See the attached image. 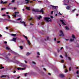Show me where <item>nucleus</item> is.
<instances>
[{
    "mask_svg": "<svg viewBox=\"0 0 79 79\" xmlns=\"http://www.w3.org/2000/svg\"><path fill=\"white\" fill-rule=\"evenodd\" d=\"M32 11H34V12H40V13H42V14H44V10L43 9H41L40 10L38 9H33Z\"/></svg>",
    "mask_w": 79,
    "mask_h": 79,
    "instance_id": "f257e3e1",
    "label": "nucleus"
},
{
    "mask_svg": "<svg viewBox=\"0 0 79 79\" xmlns=\"http://www.w3.org/2000/svg\"><path fill=\"white\" fill-rule=\"evenodd\" d=\"M6 50H9L10 52H11V53H13L15 55H18V53H17L11 50V49H10V48L9 46H7L6 47Z\"/></svg>",
    "mask_w": 79,
    "mask_h": 79,
    "instance_id": "f03ea898",
    "label": "nucleus"
},
{
    "mask_svg": "<svg viewBox=\"0 0 79 79\" xmlns=\"http://www.w3.org/2000/svg\"><path fill=\"white\" fill-rule=\"evenodd\" d=\"M44 19L47 22H52V19H50V18L49 17H45ZM49 19L50 20H49Z\"/></svg>",
    "mask_w": 79,
    "mask_h": 79,
    "instance_id": "7ed1b4c3",
    "label": "nucleus"
},
{
    "mask_svg": "<svg viewBox=\"0 0 79 79\" xmlns=\"http://www.w3.org/2000/svg\"><path fill=\"white\" fill-rule=\"evenodd\" d=\"M50 7L52 8L53 10H54V11H57V10H56V7H58V6L51 5L50 6Z\"/></svg>",
    "mask_w": 79,
    "mask_h": 79,
    "instance_id": "20e7f679",
    "label": "nucleus"
},
{
    "mask_svg": "<svg viewBox=\"0 0 79 79\" xmlns=\"http://www.w3.org/2000/svg\"><path fill=\"white\" fill-rule=\"evenodd\" d=\"M23 37H24L25 38H26V39L27 40V42L28 44L29 45H31V43L29 41V40H28V39H27V36H25V35H23Z\"/></svg>",
    "mask_w": 79,
    "mask_h": 79,
    "instance_id": "39448f33",
    "label": "nucleus"
},
{
    "mask_svg": "<svg viewBox=\"0 0 79 79\" xmlns=\"http://www.w3.org/2000/svg\"><path fill=\"white\" fill-rule=\"evenodd\" d=\"M60 35H59V36L60 37H61V36H64V34H63V31H62L60 30Z\"/></svg>",
    "mask_w": 79,
    "mask_h": 79,
    "instance_id": "423d86ee",
    "label": "nucleus"
},
{
    "mask_svg": "<svg viewBox=\"0 0 79 79\" xmlns=\"http://www.w3.org/2000/svg\"><path fill=\"white\" fill-rule=\"evenodd\" d=\"M72 37L73 39H71L70 40V41L71 42H72V41H74V39H76L75 36L74 35H72Z\"/></svg>",
    "mask_w": 79,
    "mask_h": 79,
    "instance_id": "0eeeda50",
    "label": "nucleus"
},
{
    "mask_svg": "<svg viewBox=\"0 0 79 79\" xmlns=\"http://www.w3.org/2000/svg\"><path fill=\"white\" fill-rule=\"evenodd\" d=\"M21 66L22 67H23L24 68H26L27 67V65L26 64H21Z\"/></svg>",
    "mask_w": 79,
    "mask_h": 79,
    "instance_id": "6e6552de",
    "label": "nucleus"
},
{
    "mask_svg": "<svg viewBox=\"0 0 79 79\" xmlns=\"http://www.w3.org/2000/svg\"><path fill=\"white\" fill-rule=\"evenodd\" d=\"M63 68H65V73H67V72H68V70L66 69V66L64 65Z\"/></svg>",
    "mask_w": 79,
    "mask_h": 79,
    "instance_id": "1a4fd4ad",
    "label": "nucleus"
},
{
    "mask_svg": "<svg viewBox=\"0 0 79 79\" xmlns=\"http://www.w3.org/2000/svg\"><path fill=\"white\" fill-rule=\"evenodd\" d=\"M22 20H21L20 21V23H22V24H23V25H24V26H26V23H25V22L24 21L22 22Z\"/></svg>",
    "mask_w": 79,
    "mask_h": 79,
    "instance_id": "9d476101",
    "label": "nucleus"
},
{
    "mask_svg": "<svg viewBox=\"0 0 79 79\" xmlns=\"http://www.w3.org/2000/svg\"><path fill=\"white\" fill-rule=\"evenodd\" d=\"M10 40H11L12 41H13L14 42H16V38H13V39Z\"/></svg>",
    "mask_w": 79,
    "mask_h": 79,
    "instance_id": "9b49d317",
    "label": "nucleus"
},
{
    "mask_svg": "<svg viewBox=\"0 0 79 79\" xmlns=\"http://www.w3.org/2000/svg\"><path fill=\"white\" fill-rule=\"evenodd\" d=\"M66 10H69L70 9H71V6H68L66 7Z\"/></svg>",
    "mask_w": 79,
    "mask_h": 79,
    "instance_id": "f8f14e48",
    "label": "nucleus"
},
{
    "mask_svg": "<svg viewBox=\"0 0 79 79\" xmlns=\"http://www.w3.org/2000/svg\"><path fill=\"white\" fill-rule=\"evenodd\" d=\"M60 21L62 23V24L63 25H66V24H65V23L63 22V20H60Z\"/></svg>",
    "mask_w": 79,
    "mask_h": 79,
    "instance_id": "ddd939ff",
    "label": "nucleus"
},
{
    "mask_svg": "<svg viewBox=\"0 0 79 79\" xmlns=\"http://www.w3.org/2000/svg\"><path fill=\"white\" fill-rule=\"evenodd\" d=\"M7 3V2H3V1H1L0 2L1 4H2V3H3V4H5V3Z\"/></svg>",
    "mask_w": 79,
    "mask_h": 79,
    "instance_id": "4468645a",
    "label": "nucleus"
},
{
    "mask_svg": "<svg viewBox=\"0 0 79 79\" xmlns=\"http://www.w3.org/2000/svg\"><path fill=\"white\" fill-rule=\"evenodd\" d=\"M59 76L61 77H64V75L63 74H60L59 75Z\"/></svg>",
    "mask_w": 79,
    "mask_h": 79,
    "instance_id": "2eb2a0df",
    "label": "nucleus"
},
{
    "mask_svg": "<svg viewBox=\"0 0 79 79\" xmlns=\"http://www.w3.org/2000/svg\"><path fill=\"white\" fill-rule=\"evenodd\" d=\"M26 8L27 10H30V7H26Z\"/></svg>",
    "mask_w": 79,
    "mask_h": 79,
    "instance_id": "dca6fc26",
    "label": "nucleus"
},
{
    "mask_svg": "<svg viewBox=\"0 0 79 79\" xmlns=\"http://www.w3.org/2000/svg\"><path fill=\"white\" fill-rule=\"evenodd\" d=\"M42 18V17L40 15H39V17H37V18L38 19H40V18Z\"/></svg>",
    "mask_w": 79,
    "mask_h": 79,
    "instance_id": "f3484780",
    "label": "nucleus"
},
{
    "mask_svg": "<svg viewBox=\"0 0 79 79\" xmlns=\"http://www.w3.org/2000/svg\"><path fill=\"white\" fill-rule=\"evenodd\" d=\"M37 55L38 56H37V58H39V56L40 55V53H39V52H37Z\"/></svg>",
    "mask_w": 79,
    "mask_h": 79,
    "instance_id": "a211bd4d",
    "label": "nucleus"
},
{
    "mask_svg": "<svg viewBox=\"0 0 79 79\" xmlns=\"http://www.w3.org/2000/svg\"><path fill=\"white\" fill-rule=\"evenodd\" d=\"M13 60L14 61L13 62L14 63H18V61H16V60Z\"/></svg>",
    "mask_w": 79,
    "mask_h": 79,
    "instance_id": "6ab92c4d",
    "label": "nucleus"
},
{
    "mask_svg": "<svg viewBox=\"0 0 79 79\" xmlns=\"http://www.w3.org/2000/svg\"><path fill=\"white\" fill-rule=\"evenodd\" d=\"M2 64L0 65V69H3L4 68V67H1V66H2Z\"/></svg>",
    "mask_w": 79,
    "mask_h": 79,
    "instance_id": "aec40b11",
    "label": "nucleus"
},
{
    "mask_svg": "<svg viewBox=\"0 0 79 79\" xmlns=\"http://www.w3.org/2000/svg\"><path fill=\"white\" fill-rule=\"evenodd\" d=\"M30 0H25V2H25V3L26 4H27L28 3H29V2H28V1H29Z\"/></svg>",
    "mask_w": 79,
    "mask_h": 79,
    "instance_id": "412c9836",
    "label": "nucleus"
},
{
    "mask_svg": "<svg viewBox=\"0 0 79 79\" xmlns=\"http://www.w3.org/2000/svg\"><path fill=\"white\" fill-rule=\"evenodd\" d=\"M30 53H29V52H27L26 54V55L27 56H29V55H30Z\"/></svg>",
    "mask_w": 79,
    "mask_h": 79,
    "instance_id": "4be33fe9",
    "label": "nucleus"
},
{
    "mask_svg": "<svg viewBox=\"0 0 79 79\" xmlns=\"http://www.w3.org/2000/svg\"><path fill=\"white\" fill-rule=\"evenodd\" d=\"M11 35L12 36H16V34H11Z\"/></svg>",
    "mask_w": 79,
    "mask_h": 79,
    "instance_id": "5701e85b",
    "label": "nucleus"
},
{
    "mask_svg": "<svg viewBox=\"0 0 79 79\" xmlns=\"http://www.w3.org/2000/svg\"><path fill=\"white\" fill-rule=\"evenodd\" d=\"M20 48L21 50H23V46H20Z\"/></svg>",
    "mask_w": 79,
    "mask_h": 79,
    "instance_id": "b1692460",
    "label": "nucleus"
},
{
    "mask_svg": "<svg viewBox=\"0 0 79 79\" xmlns=\"http://www.w3.org/2000/svg\"><path fill=\"white\" fill-rule=\"evenodd\" d=\"M25 69H26V67L21 68V70H25Z\"/></svg>",
    "mask_w": 79,
    "mask_h": 79,
    "instance_id": "393cba45",
    "label": "nucleus"
},
{
    "mask_svg": "<svg viewBox=\"0 0 79 79\" xmlns=\"http://www.w3.org/2000/svg\"><path fill=\"white\" fill-rule=\"evenodd\" d=\"M18 70H21V68H17Z\"/></svg>",
    "mask_w": 79,
    "mask_h": 79,
    "instance_id": "a878e982",
    "label": "nucleus"
},
{
    "mask_svg": "<svg viewBox=\"0 0 79 79\" xmlns=\"http://www.w3.org/2000/svg\"><path fill=\"white\" fill-rule=\"evenodd\" d=\"M65 29L67 30H68V29H69V28L67 27H65Z\"/></svg>",
    "mask_w": 79,
    "mask_h": 79,
    "instance_id": "bb28decb",
    "label": "nucleus"
},
{
    "mask_svg": "<svg viewBox=\"0 0 79 79\" xmlns=\"http://www.w3.org/2000/svg\"><path fill=\"white\" fill-rule=\"evenodd\" d=\"M6 16H8V18H9V19H10V16L9 15H6Z\"/></svg>",
    "mask_w": 79,
    "mask_h": 79,
    "instance_id": "cd10ccee",
    "label": "nucleus"
},
{
    "mask_svg": "<svg viewBox=\"0 0 79 79\" xmlns=\"http://www.w3.org/2000/svg\"><path fill=\"white\" fill-rule=\"evenodd\" d=\"M14 69V70H17V68L15 67Z\"/></svg>",
    "mask_w": 79,
    "mask_h": 79,
    "instance_id": "c85d7f7f",
    "label": "nucleus"
},
{
    "mask_svg": "<svg viewBox=\"0 0 79 79\" xmlns=\"http://www.w3.org/2000/svg\"><path fill=\"white\" fill-rule=\"evenodd\" d=\"M64 60H61V63H64Z\"/></svg>",
    "mask_w": 79,
    "mask_h": 79,
    "instance_id": "c756f323",
    "label": "nucleus"
},
{
    "mask_svg": "<svg viewBox=\"0 0 79 79\" xmlns=\"http://www.w3.org/2000/svg\"><path fill=\"white\" fill-rule=\"evenodd\" d=\"M55 56H57V53H55Z\"/></svg>",
    "mask_w": 79,
    "mask_h": 79,
    "instance_id": "7c9ffc66",
    "label": "nucleus"
},
{
    "mask_svg": "<svg viewBox=\"0 0 79 79\" xmlns=\"http://www.w3.org/2000/svg\"><path fill=\"white\" fill-rule=\"evenodd\" d=\"M21 19L20 18H19V19H17V21H19V20H21Z\"/></svg>",
    "mask_w": 79,
    "mask_h": 79,
    "instance_id": "2f4dec72",
    "label": "nucleus"
},
{
    "mask_svg": "<svg viewBox=\"0 0 79 79\" xmlns=\"http://www.w3.org/2000/svg\"><path fill=\"white\" fill-rule=\"evenodd\" d=\"M76 10V9H75L72 10L73 12H74Z\"/></svg>",
    "mask_w": 79,
    "mask_h": 79,
    "instance_id": "473e14b6",
    "label": "nucleus"
},
{
    "mask_svg": "<svg viewBox=\"0 0 79 79\" xmlns=\"http://www.w3.org/2000/svg\"><path fill=\"white\" fill-rule=\"evenodd\" d=\"M49 39V37H48V36L47 37H46V39H47V40H48Z\"/></svg>",
    "mask_w": 79,
    "mask_h": 79,
    "instance_id": "72a5a7b5",
    "label": "nucleus"
},
{
    "mask_svg": "<svg viewBox=\"0 0 79 79\" xmlns=\"http://www.w3.org/2000/svg\"><path fill=\"white\" fill-rule=\"evenodd\" d=\"M5 8H2L1 9L2 11H3L4 10H5Z\"/></svg>",
    "mask_w": 79,
    "mask_h": 79,
    "instance_id": "f704fd0d",
    "label": "nucleus"
},
{
    "mask_svg": "<svg viewBox=\"0 0 79 79\" xmlns=\"http://www.w3.org/2000/svg\"><path fill=\"white\" fill-rule=\"evenodd\" d=\"M2 16H6V15L5 14H3L2 15Z\"/></svg>",
    "mask_w": 79,
    "mask_h": 79,
    "instance_id": "c9c22d12",
    "label": "nucleus"
},
{
    "mask_svg": "<svg viewBox=\"0 0 79 79\" xmlns=\"http://www.w3.org/2000/svg\"><path fill=\"white\" fill-rule=\"evenodd\" d=\"M68 59L69 60H71V57H68Z\"/></svg>",
    "mask_w": 79,
    "mask_h": 79,
    "instance_id": "e433bc0d",
    "label": "nucleus"
},
{
    "mask_svg": "<svg viewBox=\"0 0 79 79\" xmlns=\"http://www.w3.org/2000/svg\"><path fill=\"white\" fill-rule=\"evenodd\" d=\"M32 63H33V64H35V62L34 61H32Z\"/></svg>",
    "mask_w": 79,
    "mask_h": 79,
    "instance_id": "4c0bfd02",
    "label": "nucleus"
},
{
    "mask_svg": "<svg viewBox=\"0 0 79 79\" xmlns=\"http://www.w3.org/2000/svg\"><path fill=\"white\" fill-rule=\"evenodd\" d=\"M12 22V23H16V22L13 20H12V22Z\"/></svg>",
    "mask_w": 79,
    "mask_h": 79,
    "instance_id": "58836bf2",
    "label": "nucleus"
},
{
    "mask_svg": "<svg viewBox=\"0 0 79 79\" xmlns=\"http://www.w3.org/2000/svg\"><path fill=\"white\" fill-rule=\"evenodd\" d=\"M15 14H16L17 13H19V12H15Z\"/></svg>",
    "mask_w": 79,
    "mask_h": 79,
    "instance_id": "ea45409f",
    "label": "nucleus"
},
{
    "mask_svg": "<svg viewBox=\"0 0 79 79\" xmlns=\"http://www.w3.org/2000/svg\"><path fill=\"white\" fill-rule=\"evenodd\" d=\"M5 77V76L4 75H3V76H1V77Z\"/></svg>",
    "mask_w": 79,
    "mask_h": 79,
    "instance_id": "a19ab883",
    "label": "nucleus"
},
{
    "mask_svg": "<svg viewBox=\"0 0 79 79\" xmlns=\"http://www.w3.org/2000/svg\"><path fill=\"white\" fill-rule=\"evenodd\" d=\"M53 11H52L51 12V14L52 15V14H53Z\"/></svg>",
    "mask_w": 79,
    "mask_h": 79,
    "instance_id": "79ce46f5",
    "label": "nucleus"
},
{
    "mask_svg": "<svg viewBox=\"0 0 79 79\" xmlns=\"http://www.w3.org/2000/svg\"><path fill=\"white\" fill-rule=\"evenodd\" d=\"M76 73H77V74H79V71H78H78L76 72Z\"/></svg>",
    "mask_w": 79,
    "mask_h": 79,
    "instance_id": "37998d69",
    "label": "nucleus"
},
{
    "mask_svg": "<svg viewBox=\"0 0 79 79\" xmlns=\"http://www.w3.org/2000/svg\"><path fill=\"white\" fill-rule=\"evenodd\" d=\"M13 16H14L16 18V15H13Z\"/></svg>",
    "mask_w": 79,
    "mask_h": 79,
    "instance_id": "c03bdc74",
    "label": "nucleus"
},
{
    "mask_svg": "<svg viewBox=\"0 0 79 79\" xmlns=\"http://www.w3.org/2000/svg\"><path fill=\"white\" fill-rule=\"evenodd\" d=\"M9 9H11V10H13V8L12 7L9 8Z\"/></svg>",
    "mask_w": 79,
    "mask_h": 79,
    "instance_id": "a18cd8bd",
    "label": "nucleus"
},
{
    "mask_svg": "<svg viewBox=\"0 0 79 79\" xmlns=\"http://www.w3.org/2000/svg\"><path fill=\"white\" fill-rule=\"evenodd\" d=\"M44 69V71H47V70H46V69L45 68H44V69Z\"/></svg>",
    "mask_w": 79,
    "mask_h": 79,
    "instance_id": "49530a36",
    "label": "nucleus"
},
{
    "mask_svg": "<svg viewBox=\"0 0 79 79\" xmlns=\"http://www.w3.org/2000/svg\"><path fill=\"white\" fill-rule=\"evenodd\" d=\"M60 58H63V56H61V55L60 56Z\"/></svg>",
    "mask_w": 79,
    "mask_h": 79,
    "instance_id": "de8ad7c7",
    "label": "nucleus"
},
{
    "mask_svg": "<svg viewBox=\"0 0 79 79\" xmlns=\"http://www.w3.org/2000/svg\"><path fill=\"white\" fill-rule=\"evenodd\" d=\"M4 44H7V42L6 41H4Z\"/></svg>",
    "mask_w": 79,
    "mask_h": 79,
    "instance_id": "09e8293b",
    "label": "nucleus"
},
{
    "mask_svg": "<svg viewBox=\"0 0 79 79\" xmlns=\"http://www.w3.org/2000/svg\"><path fill=\"white\" fill-rule=\"evenodd\" d=\"M8 21H10L11 22L12 21V20H8Z\"/></svg>",
    "mask_w": 79,
    "mask_h": 79,
    "instance_id": "8fccbe9b",
    "label": "nucleus"
},
{
    "mask_svg": "<svg viewBox=\"0 0 79 79\" xmlns=\"http://www.w3.org/2000/svg\"><path fill=\"white\" fill-rule=\"evenodd\" d=\"M13 9L14 10H15L16 9V8H13Z\"/></svg>",
    "mask_w": 79,
    "mask_h": 79,
    "instance_id": "3c124183",
    "label": "nucleus"
},
{
    "mask_svg": "<svg viewBox=\"0 0 79 79\" xmlns=\"http://www.w3.org/2000/svg\"><path fill=\"white\" fill-rule=\"evenodd\" d=\"M31 19H32V18L31 17L30 19V20H31Z\"/></svg>",
    "mask_w": 79,
    "mask_h": 79,
    "instance_id": "603ef678",
    "label": "nucleus"
},
{
    "mask_svg": "<svg viewBox=\"0 0 79 79\" xmlns=\"http://www.w3.org/2000/svg\"><path fill=\"white\" fill-rule=\"evenodd\" d=\"M66 48H67V49H68V47L67 46H66L65 47Z\"/></svg>",
    "mask_w": 79,
    "mask_h": 79,
    "instance_id": "864d4df0",
    "label": "nucleus"
},
{
    "mask_svg": "<svg viewBox=\"0 0 79 79\" xmlns=\"http://www.w3.org/2000/svg\"><path fill=\"white\" fill-rule=\"evenodd\" d=\"M69 71H71V67L69 68Z\"/></svg>",
    "mask_w": 79,
    "mask_h": 79,
    "instance_id": "5fc2aeb1",
    "label": "nucleus"
},
{
    "mask_svg": "<svg viewBox=\"0 0 79 79\" xmlns=\"http://www.w3.org/2000/svg\"><path fill=\"white\" fill-rule=\"evenodd\" d=\"M54 40L55 41H56V38H55Z\"/></svg>",
    "mask_w": 79,
    "mask_h": 79,
    "instance_id": "6e6d98bb",
    "label": "nucleus"
},
{
    "mask_svg": "<svg viewBox=\"0 0 79 79\" xmlns=\"http://www.w3.org/2000/svg\"><path fill=\"white\" fill-rule=\"evenodd\" d=\"M27 73L25 74V76H26V77L27 76Z\"/></svg>",
    "mask_w": 79,
    "mask_h": 79,
    "instance_id": "4d7b16f0",
    "label": "nucleus"
},
{
    "mask_svg": "<svg viewBox=\"0 0 79 79\" xmlns=\"http://www.w3.org/2000/svg\"><path fill=\"white\" fill-rule=\"evenodd\" d=\"M60 41H57V43L58 44H59V43H60Z\"/></svg>",
    "mask_w": 79,
    "mask_h": 79,
    "instance_id": "13d9d810",
    "label": "nucleus"
},
{
    "mask_svg": "<svg viewBox=\"0 0 79 79\" xmlns=\"http://www.w3.org/2000/svg\"><path fill=\"white\" fill-rule=\"evenodd\" d=\"M15 2V0H12V2Z\"/></svg>",
    "mask_w": 79,
    "mask_h": 79,
    "instance_id": "bf43d9fd",
    "label": "nucleus"
},
{
    "mask_svg": "<svg viewBox=\"0 0 79 79\" xmlns=\"http://www.w3.org/2000/svg\"><path fill=\"white\" fill-rule=\"evenodd\" d=\"M59 13L60 15H62V14L60 13V12H59Z\"/></svg>",
    "mask_w": 79,
    "mask_h": 79,
    "instance_id": "052dcab7",
    "label": "nucleus"
},
{
    "mask_svg": "<svg viewBox=\"0 0 79 79\" xmlns=\"http://www.w3.org/2000/svg\"><path fill=\"white\" fill-rule=\"evenodd\" d=\"M19 78H20V76H19L17 77V79H19Z\"/></svg>",
    "mask_w": 79,
    "mask_h": 79,
    "instance_id": "680f3d73",
    "label": "nucleus"
},
{
    "mask_svg": "<svg viewBox=\"0 0 79 79\" xmlns=\"http://www.w3.org/2000/svg\"><path fill=\"white\" fill-rule=\"evenodd\" d=\"M24 61L25 62V63H27V61H26V60H24Z\"/></svg>",
    "mask_w": 79,
    "mask_h": 79,
    "instance_id": "e2e57ef3",
    "label": "nucleus"
},
{
    "mask_svg": "<svg viewBox=\"0 0 79 79\" xmlns=\"http://www.w3.org/2000/svg\"><path fill=\"white\" fill-rule=\"evenodd\" d=\"M16 71H14V72H13V73H16Z\"/></svg>",
    "mask_w": 79,
    "mask_h": 79,
    "instance_id": "0e129e2a",
    "label": "nucleus"
},
{
    "mask_svg": "<svg viewBox=\"0 0 79 79\" xmlns=\"http://www.w3.org/2000/svg\"><path fill=\"white\" fill-rule=\"evenodd\" d=\"M30 25H31V26H33V24H32V23H30Z\"/></svg>",
    "mask_w": 79,
    "mask_h": 79,
    "instance_id": "69168bd1",
    "label": "nucleus"
},
{
    "mask_svg": "<svg viewBox=\"0 0 79 79\" xmlns=\"http://www.w3.org/2000/svg\"><path fill=\"white\" fill-rule=\"evenodd\" d=\"M51 18H53V17L52 16H51Z\"/></svg>",
    "mask_w": 79,
    "mask_h": 79,
    "instance_id": "338daca9",
    "label": "nucleus"
},
{
    "mask_svg": "<svg viewBox=\"0 0 79 79\" xmlns=\"http://www.w3.org/2000/svg\"><path fill=\"white\" fill-rule=\"evenodd\" d=\"M63 47H61V48H60V50H62V49H63Z\"/></svg>",
    "mask_w": 79,
    "mask_h": 79,
    "instance_id": "774afa93",
    "label": "nucleus"
}]
</instances>
